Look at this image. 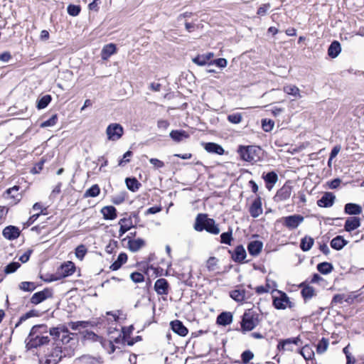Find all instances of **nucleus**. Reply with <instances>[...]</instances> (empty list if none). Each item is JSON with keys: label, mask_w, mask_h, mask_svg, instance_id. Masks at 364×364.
<instances>
[{"label": "nucleus", "mask_w": 364, "mask_h": 364, "mask_svg": "<svg viewBox=\"0 0 364 364\" xmlns=\"http://www.w3.org/2000/svg\"><path fill=\"white\" fill-rule=\"evenodd\" d=\"M168 284L166 279L161 278L156 281L154 284V289L159 295H164L168 294Z\"/></svg>", "instance_id": "16"}, {"label": "nucleus", "mask_w": 364, "mask_h": 364, "mask_svg": "<svg viewBox=\"0 0 364 364\" xmlns=\"http://www.w3.org/2000/svg\"><path fill=\"white\" fill-rule=\"evenodd\" d=\"M205 149L209 153H214L219 155L224 154L223 148L220 145L213 142L206 143Z\"/></svg>", "instance_id": "30"}, {"label": "nucleus", "mask_w": 364, "mask_h": 364, "mask_svg": "<svg viewBox=\"0 0 364 364\" xmlns=\"http://www.w3.org/2000/svg\"><path fill=\"white\" fill-rule=\"evenodd\" d=\"M75 270V267L73 262H67L63 264L57 271L58 278H64L72 275Z\"/></svg>", "instance_id": "11"}, {"label": "nucleus", "mask_w": 364, "mask_h": 364, "mask_svg": "<svg viewBox=\"0 0 364 364\" xmlns=\"http://www.w3.org/2000/svg\"><path fill=\"white\" fill-rule=\"evenodd\" d=\"M130 278L134 283L142 282L144 279V275L141 273L137 272L132 273Z\"/></svg>", "instance_id": "57"}, {"label": "nucleus", "mask_w": 364, "mask_h": 364, "mask_svg": "<svg viewBox=\"0 0 364 364\" xmlns=\"http://www.w3.org/2000/svg\"><path fill=\"white\" fill-rule=\"evenodd\" d=\"M303 345V341L301 337L296 336L280 340L277 344V348L279 351L298 352L299 348Z\"/></svg>", "instance_id": "3"}, {"label": "nucleus", "mask_w": 364, "mask_h": 364, "mask_svg": "<svg viewBox=\"0 0 364 364\" xmlns=\"http://www.w3.org/2000/svg\"><path fill=\"white\" fill-rule=\"evenodd\" d=\"M149 162L156 168H162L164 166V163L159 159L151 158Z\"/></svg>", "instance_id": "62"}, {"label": "nucleus", "mask_w": 364, "mask_h": 364, "mask_svg": "<svg viewBox=\"0 0 364 364\" xmlns=\"http://www.w3.org/2000/svg\"><path fill=\"white\" fill-rule=\"evenodd\" d=\"M254 357V354L250 350H245L241 355L242 363L246 364Z\"/></svg>", "instance_id": "58"}, {"label": "nucleus", "mask_w": 364, "mask_h": 364, "mask_svg": "<svg viewBox=\"0 0 364 364\" xmlns=\"http://www.w3.org/2000/svg\"><path fill=\"white\" fill-rule=\"evenodd\" d=\"M291 193V188L289 186H284L277 192L275 198L279 201L286 200L289 198Z\"/></svg>", "instance_id": "23"}, {"label": "nucleus", "mask_w": 364, "mask_h": 364, "mask_svg": "<svg viewBox=\"0 0 364 364\" xmlns=\"http://www.w3.org/2000/svg\"><path fill=\"white\" fill-rule=\"evenodd\" d=\"M229 294L230 296L237 302H242L249 298L242 285L236 286L235 289L230 291Z\"/></svg>", "instance_id": "9"}, {"label": "nucleus", "mask_w": 364, "mask_h": 364, "mask_svg": "<svg viewBox=\"0 0 364 364\" xmlns=\"http://www.w3.org/2000/svg\"><path fill=\"white\" fill-rule=\"evenodd\" d=\"M32 252V250H28V251H26L25 253H23L20 257H19V260L23 262V263H25L27 261H28L29 258H30V256H31V254Z\"/></svg>", "instance_id": "64"}, {"label": "nucleus", "mask_w": 364, "mask_h": 364, "mask_svg": "<svg viewBox=\"0 0 364 364\" xmlns=\"http://www.w3.org/2000/svg\"><path fill=\"white\" fill-rule=\"evenodd\" d=\"M210 64H215L219 68H225L227 66L228 61L225 58H218L211 61Z\"/></svg>", "instance_id": "61"}, {"label": "nucleus", "mask_w": 364, "mask_h": 364, "mask_svg": "<svg viewBox=\"0 0 364 364\" xmlns=\"http://www.w3.org/2000/svg\"><path fill=\"white\" fill-rule=\"evenodd\" d=\"M62 351L59 348H55L53 352L41 360V364H57L62 358Z\"/></svg>", "instance_id": "10"}, {"label": "nucleus", "mask_w": 364, "mask_h": 364, "mask_svg": "<svg viewBox=\"0 0 364 364\" xmlns=\"http://www.w3.org/2000/svg\"><path fill=\"white\" fill-rule=\"evenodd\" d=\"M144 244V241L141 238L129 240L128 241V247L132 252H135L140 250Z\"/></svg>", "instance_id": "35"}, {"label": "nucleus", "mask_w": 364, "mask_h": 364, "mask_svg": "<svg viewBox=\"0 0 364 364\" xmlns=\"http://www.w3.org/2000/svg\"><path fill=\"white\" fill-rule=\"evenodd\" d=\"M250 213L253 218H257L262 213V201L259 197L252 203L250 208Z\"/></svg>", "instance_id": "18"}, {"label": "nucleus", "mask_w": 364, "mask_h": 364, "mask_svg": "<svg viewBox=\"0 0 364 364\" xmlns=\"http://www.w3.org/2000/svg\"><path fill=\"white\" fill-rule=\"evenodd\" d=\"M87 251V248L84 245H80L75 249V255L79 259L82 260Z\"/></svg>", "instance_id": "51"}, {"label": "nucleus", "mask_w": 364, "mask_h": 364, "mask_svg": "<svg viewBox=\"0 0 364 364\" xmlns=\"http://www.w3.org/2000/svg\"><path fill=\"white\" fill-rule=\"evenodd\" d=\"M193 62L200 66L205 65L208 63L203 54L198 55L196 58H193Z\"/></svg>", "instance_id": "60"}, {"label": "nucleus", "mask_w": 364, "mask_h": 364, "mask_svg": "<svg viewBox=\"0 0 364 364\" xmlns=\"http://www.w3.org/2000/svg\"><path fill=\"white\" fill-rule=\"evenodd\" d=\"M18 287L24 291H33L36 288V286L34 282H22L19 284Z\"/></svg>", "instance_id": "46"}, {"label": "nucleus", "mask_w": 364, "mask_h": 364, "mask_svg": "<svg viewBox=\"0 0 364 364\" xmlns=\"http://www.w3.org/2000/svg\"><path fill=\"white\" fill-rule=\"evenodd\" d=\"M344 211L348 215H359L362 213V207L356 203H349L346 204Z\"/></svg>", "instance_id": "27"}, {"label": "nucleus", "mask_w": 364, "mask_h": 364, "mask_svg": "<svg viewBox=\"0 0 364 364\" xmlns=\"http://www.w3.org/2000/svg\"><path fill=\"white\" fill-rule=\"evenodd\" d=\"M314 245V239L311 237H304L300 244V247L303 251H309Z\"/></svg>", "instance_id": "39"}, {"label": "nucleus", "mask_w": 364, "mask_h": 364, "mask_svg": "<svg viewBox=\"0 0 364 364\" xmlns=\"http://www.w3.org/2000/svg\"><path fill=\"white\" fill-rule=\"evenodd\" d=\"M50 338L48 336H37L36 338H27L26 339V346L28 350L37 348L38 347L46 345L49 343Z\"/></svg>", "instance_id": "8"}, {"label": "nucleus", "mask_w": 364, "mask_h": 364, "mask_svg": "<svg viewBox=\"0 0 364 364\" xmlns=\"http://www.w3.org/2000/svg\"><path fill=\"white\" fill-rule=\"evenodd\" d=\"M170 136L173 141L180 142L183 139H188L189 134L184 130H173L170 133Z\"/></svg>", "instance_id": "33"}, {"label": "nucleus", "mask_w": 364, "mask_h": 364, "mask_svg": "<svg viewBox=\"0 0 364 364\" xmlns=\"http://www.w3.org/2000/svg\"><path fill=\"white\" fill-rule=\"evenodd\" d=\"M100 189L99 186L97 184H95L85 191V193L84 194V197L85 198L96 197L100 194Z\"/></svg>", "instance_id": "41"}, {"label": "nucleus", "mask_w": 364, "mask_h": 364, "mask_svg": "<svg viewBox=\"0 0 364 364\" xmlns=\"http://www.w3.org/2000/svg\"><path fill=\"white\" fill-rule=\"evenodd\" d=\"M328 339L322 338L316 346V352L318 354H322L326 351L328 347Z\"/></svg>", "instance_id": "42"}, {"label": "nucleus", "mask_w": 364, "mask_h": 364, "mask_svg": "<svg viewBox=\"0 0 364 364\" xmlns=\"http://www.w3.org/2000/svg\"><path fill=\"white\" fill-rule=\"evenodd\" d=\"M242 119V114L234 113L228 116V120L232 124H239Z\"/></svg>", "instance_id": "54"}, {"label": "nucleus", "mask_w": 364, "mask_h": 364, "mask_svg": "<svg viewBox=\"0 0 364 364\" xmlns=\"http://www.w3.org/2000/svg\"><path fill=\"white\" fill-rule=\"evenodd\" d=\"M127 255L125 253H120L118 255L117 260L110 266V269L113 271L119 269L122 265L127 262Z\"/></svg>", "instance_id": "36"}, {"label": "nucleus", "mask_w": 364, "mask_h": 364, "mask_svg": "<svg viewBox=\"0 0 364 364\" xmlns=\"http://www.w3.org/2000/svg\"><path fill=\"white\" fill-rule=\"evenodd\" d=\"M263 243L259 240H254L250 242L247 245L249 253L255 257L257 256L262 251Z\"/></svg>", "instance_id": "19"}, {"label": "nucleus", "mask_w": 364, "mask_h": 364, "mask_svg": "<svg viewBox=\"0 0 364 364\" xmlns=\"http://www.w3.org/2000/svg\"><path fill=\"white\" fill-rule=\"evenodd\" d=\"M21 264L18 262H13L9 264L5 267L4 272L6 274H11L15 272L19 267Z\"/></svg>", "instance_id": "50"}, {"label": "nucleus", "mask_w": 364, "mask_h": 364, "mask_svg": "<svg viewBox=\"0 0 364 364\" xmlns=\"http://www.w3.org/2000/svg\"><path fill=\"white\" fill-rule=\"evenodd\" d=\"M172 330L181 336L187 335L188 331L183 323L178 320H175L171 323Z\"/></svg>", "instance_id": "21"}, {"label": "nucleus", "mask_w": 364, "mask_h": 364, "mask_svg": "<svg viewBox=\"0 0 364 364\" xmlns=\"http://www.w3.org/2000/svg\"><path fill=\"white\" fill-rule=\"evenodd\" d=\"M302 287L303 288L301 289V293L305 301L311 299V298L316 295V291L312 287L308 284L305 285L304 284H302Z\"/></svg>", "instance_id": "29"}, {"label": "nucleus", "mask_w": 364, "mask_h": 364, "mask_svg": "<svg viewBox=\"0 0 364 364\" xmlns=\"http://www.w3.org/2000/svg\"><path fill=\"white\" fill-rule=\"evenodd\" d=\"M262 149L257 146H239L237 153L240 158L247 162H257L260 159Z\"/></svg>", "instance_id": "2"}, {"label": "nucleus", "mask_w": 364, "mask_h": 364, "mask_svg": "<svg viewBox=\"0 0 364 364\" xmlns=\"http://www.w3.org/2000/svg\"><path fill=\"white\" fill-rule=\"evenodd\" d=\"M348 242L342 236H336L331 241V247L336 250H341Z\"/></svg>", "instance_id": "34"}, {"label": "nucleus", "mask_w": 364, "mask_h": 364, "mask_svg": "<svg viewBox=\"0 0 364 364\" xmlns=\"http://www.w3.org/2000/svg\"><path fill=\"white\" fill-rule=\"evenodd\" d=\"M298 353L302 355V357L306 360H312L314 357V352L312 348L309 345H302L301 348H299Z\"/></svg>", "instance_id": "24"}, {"label": "nucleus", "mask_w": 364, "mask_h": 364, "mask_svg": "<svg viewBox=\"0 0 364 364\" xmlns=\"http://www.w3.org/2000/svg\"><path fill=\"white\" fill-rule=\"evenodd\" d=\"M284 92L288 95H292L296 98H301L300 90L298 87L294 85H285L283 88Z\"/></svg>", "instance_id": "37"}, {"label": "nucleus", "mask_w": 364, "mask_h": 364, "mask_svg": "<svg viewBox=\"0 0 364 364\" xmlns=\"http://www.w3.org/2000/svg\"><path fill=\"white\" fill-rule=\"evenodd\" d=\"M80 6L74 4H70L67 8L68 14L72 16H77L80 14Z\"/></svg>", "instance_id": "53"}, {"label": "nucleus", "mask_w": 364, "mask_h": 364, "mask_svg": "<svg viewBox=\"0 0 364 364\" xmlns=\"http://www.w3.org/2000/svg\"><path fill=\"white\" fill-rule=\"evenodd\" d=\"M194 229L198 232H201L205 230L207 232L218 235L220 232V229L215 224V222L212 218H208L206 214L200 213L197 215L194 224Z\"/></svg>", "instance_id": "1"}, {"label": "nucleus", "mask_w": 364, "mask_h": 364, "mask_svg": "<svg viewBox=\"0 0 364 364\" xmlns=\"http://www.w3.org/2000/svg\"><path fill=\"white\" fill-rule=\"evenodd\" d=\"M218 259L215 257H210L206 262L205 267L209 272H214L218 269Z\"/></svg>", "instance_id": "43"}, {"label": "nucleus", "mask_w": 364, "mask_h": 364, "mask_svg": "<svg viewBox=\"0 0 364 364\" xmlns=\"http://www.w3.org/2000/svg\"><path fill=\"white\" fill-rule=\"evenodd\" d=\"M304 217L301 215H292L283 217L280 219L282 224L289 230H294L304 221Z\"/></svg>", "instance_id": "7"}, {"label": "nucleus", "mask_w": 364, "mask_h": 364, "mask_svg": "<svg viewBox=\"0 0 364 364\" xmlns=\"http://www.w3.org/2000/svg\"><path fill=\"white\" fill-rule=\"evenodd\" d=\"M279 296L273 297V305L277 309H285L286 308H292L294 304L289 300L286 293L281 291H277Z\"/></svg>", "instance_id": "6"}, {"label": "nucleus", "mask_w": 364, "mask_h": 364, "mask_svg": "<svg viewBox=\"0 0 364 364\" xmlns=\"http://www.w3.org/2000/svg\"><path fill=\"white\" fill-rule=\"evenodd\" d=\"M50 335L53 336L55 339H59L62 333H68V329L64 326L52 328L49 331Z\"/></svg>", "instance_id": "38"}, {"label": "nucleus", "mask_w": 364, "mask_h": 364, "mask_svg": "<svg viewBox=\"0 0 364 364\" xmlns=\"http://www.w3.org/2000/svg\"><path fill=\"white\" fill-rule=\"evenodd\" d=\"M232 240V230L228 232H223L220 235V242L223 244L230 245Z\"/></svg>", "instance_id": "49"}, {"label": "nucleus", "mask_w": 364, "mask_h": 364, "mask_svg": "<svg viewBox=\"0 0 364 364\" xmlns=\"http://www.w3.org/2000/svg\"><path fill=\"white\" fill-rule=\"evenodd\" d=\"M259 323V315L248 310L242 316L241 328L243 331H250L254 329Z\"/></svg>", "instance_id": "4"}, {"label": "nucleus", "mask_w": 364, "mask_h": 364, "mask_svg": "<svg viewBox=\"0 0 364 364\" xmlns=\"http://www.w3.org/2000/svg\"><path fill=\"white\" fill-rule=\"evenodd\" d=\"M263 178L267 184L270 183L274 185L277 183L278 176L275 172L271 171L267 173L265 176H263Z\"/></svg>", "instance_id": "47"}, {"label": "nucleus", "mask_w": 364, "mask_h": 364, "mask_svg": "<svg viewBox=\"0 0 364 364\" xmlns=\"http://www.w3.org/2000/svg\"><path fill=\"white\" fill-rule=\"evenodd\" d=\"M126 184H127V188L132 191H136L139 189V186H140V183H139V181L133 178H127L126 179Z\"/></svg>", "instance_id": "45"}, {"label": "nucleus", "mask_w": 364, "mask_h": 364, "mask_svg": "<svg viewBox=\"0 0 364 364\" xmlns=\"http://www.w3.org/2000/svg\"><path fill=\"white\" fill-rule=\"evenodd\" d=\"M232 321V315L230 312H223L218 315L217 323L220 325L227 326Z\"/></svg>", "instance_id": "31"}, {"label": "nucleus", "mask_w": 364, "mask_h": 364, "mask_svg": "<svg viewBox=\"0 0 364 364\" xmlns=\"http://www.w3.org/2000/svg\"><path fill=\"white\" fill-rule=\"evenodd\" d=\"M19 190V186H14V187L9 188L4 193V197L6 198H11L14 200L12 203H16V201L20 200L19 196L20 194L18 193Z\"/></svg>", "instance_id": "26"}, {"label": "nucleus", "mask_w": 364, "mask_h": 364, "mask_svg": "<svg viewBox=\"0 0 364 364\" xmlns=\"http://www.w3.org/2000/svg\"><path fill=\"white\" fill-rule=\"evenodd\" d=\"M335 199L336 197L332 193L326 192L317 200V205L322 208H330L333 205Z\"/></svg>", "instance_id": "14"}, {"label": "nucleus", "mask_w": 364, "mask_h": 364, "mask_svg": "<svg viewBox=\"0 0 364 364\" xmlns=\"http://www.w3.org/2000/svg\"><path fill=\"white\" fill-rule=\"evenodd\" d=\"M229 252L232 260L238 263L243 262L247 256L246 250L242 245H237L232 252L229 250Z\"/></svg>", "instance_id": "12"}, {"label": "nucleus", "mask_w": 364, "mask_h": 364, "mask_svg": "<svg viewBox=\"0 0 364 364\" xmlns=\"http://www.w3.org/2000/svg\"><path fill=\"white\" fill-rule=\"evenodd\" d=\"M115 44L109 43L105 45L101 52V57L103 60H107L112 55L116 53Z\"/></svg>", "instance_id": "25"}, {"label": "nucleus", "mask_w": 364, "mask_h": 364, "mask_svg": "<svg viewBox=\"0 0 364 364\" xmlns=\"http://www.w3.org/2000/svg\"><path fill=\"white\" fill-rule=\"evenodd\" d=\"M51 296V291L48 289H45L43 291L33 294L31 298V302L33 304H38L41 302L46 300V299L50 298Z\"/></svg>", "instance_id": "13"}, {"label": "nucleus", "mask_w": 364, "mask_h": 364, "mask_svg": "<svg viewBox=\"0 0 364 364\" xmlns=\"http://www.w3.org/2000/svg\"><path fill=\"white\" fill-rule=\"evenodd\" d=\"M58 121V117L56 114H53L50 119L42 122L41 124V127H53Z\"/></svg>", "instance_id": "56"}, {"label": "nucleus", "mask_w": 364, "mask_h": 364, "mask_svg": "<svg viewBox=\"0 0 364 364\" xmlns=\"http://www.w3.org/2000/svg\"><path fill=\"white\" fill-rule=\"evenodd\" d=\"M341 146L339 145L335 146L333 148L330 154V161H332L338 155V154L341 151Z\"/></svg>", "instance_id": "63"}, {"label": "nucleus", "mask_w": 364, "mask_h": 364, "mask_svg": "<svg viewBox=\"0 0 364 364\" xmlns=\"http://www.w3.org/2000/svg\"><path fill=\"white\" fill-rule=\"evenodd\" d=\"M333 267L331 263L324 262L317 265V269L321 274H326L330 273L333 270Z\"/></svg>", "instance_id": "40"}, {"label": "nucleus", "mask_w": 364, "mask_h": 364, "mask_svg": "<svg viewBox=\"0 0 364 364\" xmlns=\"http://www.w3.org/2000/svg\"><path fill=\"white\" fill-rule=\"evenodd\" d=\"M133 153L131 151H127L123 155V157L122 159L119 161L118 166H124L127 163L130 161V158L132 156Z\"/></svg>", "instance_id": "55"}, {"label": "nucleus", "mask_w": 364, "mask_h": 364, "mask_svg": "<svg viewBox=\"0 0 364 364\" xmlns=\"http://www.w3.org/2000/svg\"><path fill=\"white\" fill-rule=\"evenodd\" d=\"M341 44L338 41H334L331 43L330 46L328 47V55L331 58H334L338 55V54L341 53Z\"/></svg>", "instance_id": "32"}, {"label": "nucleus", "mask_w": 364, "mask_h": 364, "mask_svg": "<svg viewBox=\"0 0 364 364\" xmlns=\"http://www.w3.org/2000/svg\"><path fill=\"white\" fill-rule=\"evenodd\" d=\"M124 134L122 126L118 123H112L108 125L106 129V134L108 140L117 141Z\"/></svg>", "instance_id": "5"}, {"label": "nucleus", "mask_w": 364, "mask_h": 364, "mask_svg": "<svg viewBox=\"0 0 364 364\" xmlns=\"http://www.w3.org/2000/svg\"><path fill=\"white\" fill-rule=\"evenodd\" d=\"M36 313L34 311H30L28 312H27L26 314H25L24 315L21 316L19 318V321H18V323L16 324L15 327H18L23 321H26V319H28V318H31L32 316H36Z\"/></svg>", "instance_id": "59"}, {"label": "nucleus", "mask_w": 364, "mask_h": 364, "mask_svg": "<svg viewBox=\"0 0 364 364\" xmlns=\"http://www.w3.org/2000/svg\"><path fill=\"white\" fill-rule=\"evenodd\" d=\"M51 96L49 95H44L37 102V108L38 109L46 107L51 101Z\"/></svg>", "instance_id": "44"}, {"label": "nucleus", "mask_w": 364, "mask_h": 364, "mask_svg": "<svg viewBox=\"0 0 364 364\" xmlns=\"http://www.w3.org/2000/svg\"><path fill=\"white\" fill-rule=\"evenodd\" d=\"M101 213L106 220H114L117 217V210L114 206H105L101 210Z\"/></svg>", "instance_id": "28"}, {"label": "nucleus", "mask_w": 364, "mask_h": 364, "mask_svg": "<svg viewBox=\"0 0 364 364\" xmlns=\"http://www.w3.org/2000/svg\"><path fill=\"white\" fill-rule=\"evenodd\" d=\"M47 326L44 324L36 325L32 327L27 338H36L37 336H45L44 334L47 333Z\"/></svg>", "instance_id": "17"}, {"label": "nucleus", "mask_w": 364, "mask_h": 364, "mask_svg": "<svg viewBox=\"0 0 364 364\" xmlns=\"http://www.w3.org/2000/svg\"><path fill=\"white\" fill-rule=\"evenodd\" d=\"M360 226V219L357 217H350L345 223L344 229L347 232H351Z\"/></svg>", "instance_id": "20"}, {"label": "nucleus", "mask_w": 364, "mask_h": 364, "mask_svg": "<svg viewBox=\"0 0 364 364\" xmlns=\"http://www.w3.org/2000/svg\"><path fill=\"white\" fill-rule=\"evenodd\" d=\"M88 324H89L88 321H76V322L71 321V322L68 323V326L73 330H77L79 328H85L88 326Z\"/></svg>", "instance_id": "48"}, {"label": "nucleus", "mask_w": 364, "mask_h": 364, "mask_svg": "<svg viewBox=\"0 0 364 364\" xmlns=\"http://www.w3.org/2000/svg\"><path fill=\"white\" fill-rule=\"evenodd\" d=\"M2 234L5 238L12 240L20 235V230L17 227L9 225L3 230Z\"/></svg>", "instance_id": "15"}, {"label": "nucleus", "mask_w": 364, "mask_h": 364, "mask_svg": "<svg viewBox=\"0 0 364 364\" xmlns=\"http://www.w3.org/2000/svg\"><path fill=\"white\" fill-rule=\"evenodd\" d=\"M119 225H120L119 235V237H122L126 232L133 227L132 220L131 218H122L119 221Z\"/></svg>", "instance_id": "22"}, {"label": "nucleus", "mask_w": 364, "mask_h": 364, "mask_svg": "<svg viewBox=\"0 0 364 364\" xmlns=\"http://www.w3.org/2000/svg\"><path fill=\"white\" fill-rule=\"evenodd\" d=\"M274 125V122L271 119H262V127L263 130L266 132H269L272 130Z\"/></svg>", "instance_id": "52"}]
</instances>
